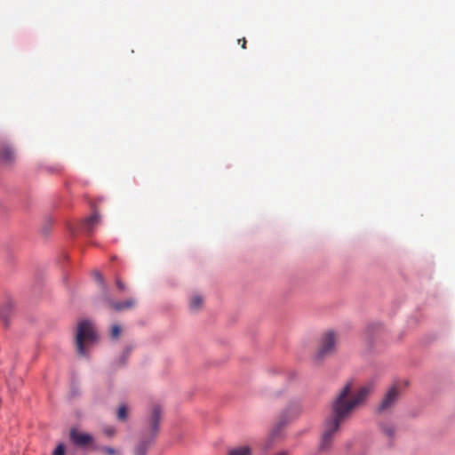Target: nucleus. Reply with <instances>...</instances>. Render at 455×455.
<instances>
[{"label":"nucleus","instance_id":"6ab92c4d","mask_svg":"<svg viewBox=\"0 0 455 455\" xmlns=\"http://www.w3.org/2000/svg\"><path fill=\"white\" fill-rule=\"evenodd\" d=\"M101 451L106 455H116V453H117L114 448L108 447V446L102 447Z\"/></svg>","mask_w":455,"mask_h":455},{"label":"nucleus","instance_id":"4be33fe9","mask_svg":"<svg viewBox=\"0 0 455 455\" xmlns=\"http://www.w3.org/2000/svg\"><path fill=\"white\" fill-rule=\"evenodd\" d=\"M237 43L238 44H241V46L243 49H245L246 48V39L243 37V38H241V39H238L237 40Z\"/></svg>","mask_w":455,"mask_h":455},{"label":"nucleus","instance_id":"aec40b11","mask_svg":"<svg viewBox=\"0 0 455 455\" xmlns=\"http://www.w3.org/2000/svg\"><path fill=\"white\" fill-rule=\"evenodd\" d=\"M93 275H94L96 280H98L100 283H103V277H102V275H101V274L100 272L94 271L93 272Z\"/></svg>","mask_w":455,"mask_h":455},{"label":"nucleus","instance_id":"5701e85b","mask_svg":"<svg viewBox=\"0 0 455 455\" xmlns=\"http://www.w3.org/2000/svg\"><path fill=\"white\" fill-rule=\"evenodd\" d=\"M105 433L108 435L112 436L115 435V429L113 427H108V428L105 429Z\"/></svg>","mask_w":455,"mask_h":455},{"label":"nucleus","instance_id":"f03ea898","mask_svg":"<svg viewBox=\"0 0 455 455\" xmlns=\"http://www.w3.org/2000/svg\"><path fill=\"white\" fill-rule=\"evenodd\" d=\"M162 417V408L154 403L151 406L149 418L147 421L143 436L134 449V455H146L149 445L154 442L159 431V422Z\"/></svg>","mask_w":455,"mask_h":455},{"label":"nucleus","instance_id":"4468645a","mask_svg":"<svg viewBox=\"0 0 455 455\" xmlns=\"http://www.w3.org/2000/svg\"><path fill=\"white\" fill-rule=\"evenodd\" d=\"M382 433L389 438H393L395 433V426L391 423H382L380 425Z\"/></svg>","mask_w":455,"mask_h":455},{"label":"nucleus","instance_id":"dca6fc26","mask_svg":"<svg viewBox=\"0 0 455 455\" xmlns=\"http://www.w3.org/2000/svg\"><path fill=\"white\" fill-rule=\"evenodd\" d=\"M203 306V299L199 295H195L190 299V308L197 310Z\"/></svg>","mask_w":455,"mask_h":455},{"label":"nucleus","instance_id":"0eeeda50","mask_svg":"<svg viewBox=\"0 0 455 455\" xmlns=\"http://www.w3.org/2000/svg\"><path fill=\"white\" fill-rule=\"evenodd\" d=\"M70 441L78 447L85 448L93 443V436L90 434L72 428L69 432Z\"/></svg>","mask_w":455,"mask_h":455},{"label":"nucleus","instance_id":"20e7f679","mask_svg":"<svg viewBox=\"0 0 455 455\" xmlns=\"http://www.w3.org/2000/svg\"><path fill=\"white\" fill-rule=\"evenodd\" d=\"M338 342V335L333 331H326L321 338L320 344L315 354L318 360H322L324 357L331 355L336 349Z\"/></svg>","mask_w":455,"mask_h":455},{"label":"nucleus","instance_id":"9b49d317","mask_svg":"<svg viewBox=\"0 0 455 455\" xmlns=\"http://www.w3.org/2000/svg\"><path fill=\"white\" fill-rule=\"evenodd\" d=\"M228 455H251V448L248 445H240L229 451ZM277 455H287L286 451H282Z\"/></svg>","mask_w":455,"mask_h":455},{"label":"nucleus","instance_id":"f3484780","mask_svg":"<svg viewBox=\"0 0 455 455\" xmlns=\"http://www.w3.org/2000/svg\"><path fill=\"white\" fill-rule=\"evenodd\" d=\"M65 445L63 443H60L53 451L52 455H65Z\"/></svg>","mask_w":455,"mask_h":455},{"label":"nucleus","instance_id":"2eb2a0df","mask_svg":"<svg viewBox=\"0 0 455 455\" xmlns=\"http://www.w3.org/2000/svg\"><path fill=\"white\" fill-rule=\"evenodd\" d=\"M116 418L120 421H125L128 418V408L125 404L119 406L116 413Z\"/></svg>","mask_w":455,"mask_h":455},{"label":"nucleus","instance_id":"6e6552de","mask_svg":"<svg viewBox=\"0 0 455 455\" xmlns=\"http://www.w3.org/2000/svg\"><path fill=\"white\" fill-rule=\"evenodd\" d=\"M15 160V152L8 145L0 146V162L4 164H12Z\"/></svg>","mask_w":455,"mask_h":455},{"label":"nucleus","instance_id":"ddd939ff","mask_svg":"<svg viewBox=\"0 0 455 455\" xmlns=\"http://www.w3.org/2000/svg\"><path fill=\"white\" fill-rule=\"evenodd\" d=\"M12 305L11 302H6L4 303L1 307H0V318L4 321V322H7V319L9 318V316L11 315L12 314Z\"/></svg>","mask_w":455,"mask_h":455},{"label":"nucleus","instance_id":"7ed1b4c3","mask_svg":"<svg viewBox=\"0 0 455 455\" xmlns=\"http://www.w3.org/2000/svg\"><path fill=\"white\" fill-rule=\"evenodd\" d=\"M98 336L92 322L83 320L78 323L76 333V347L77 353L86 356V347L94 344Z\"/></svg>","mask_w":455,"mask_h":455},{"label":"nucleus","instance_id":"423d86ee","mask_svg":"<svg viewBox=\"0 0 455 455\" xmlns=\"http://www.w3.org/2000/svg\"><path fill=\"white\" fill-rule=\"evenodd\" d=\"M400 396V389L397 385L392 386L386 395H384L383 399L379 404L378 411L379 412L386 411L389 409H391L396 403Z\"/></svg>","mask_w":455,"mask_h":455},{"label":"nucleus","instance_id":"1a4fd4ad","mask_svg":"<svg viewBox=\"0 0 455 455\" xmlns=\"http://www.w3.org/2000/svg\"><path fill=\"white\" fill-rule=\"evenodd\" d=\"M107 302L108 306L116 311L130 309L135 306V300L133 299H128L124 302H116L113 299L108 298Z\"/></svg>","mask_w":455,"mask_h":455},{"label":"nucleus","instance_id":"412c9836","mask_svg":"<svg viewBox=\"0 0 455 455\" xmlns=\"http://www.w3.org/2000/svg\"><path fill=\"white\" fill-rule=\"evenodd\" d=\"M116 286L118 287V289L120 291H124L125 289L124 283L120 279H116Z\"/></svg>","mask_w":455,"mask_h":455},{"label":"nucleus","instance_id":"39448f33","mask_svg":"<svg viewBox=\"0 0 455 455\" xmlns=\"http://www.w3.org/2000/svg\"><path fill=\"white\" fill-rule=\"evenodd\" d=\"M300 413L301 406L299 403L298 401L291 402L278 416V427H281L297 419Z\"/></svg>","mask_w":455,"mask_h":455},{"label":"nucleus","instance_id":"f8f14e48","mask_svg":"<svg viewBox=\"0 0 455 455\" xmlns=\"http://www.w3.org/2000/svg\"><path fill=\"white\" fill-rule=\"evenodd\" d=\"M278 431H279L278 428H275L273 431H271V433L268 435V436L266 438V440L262 443L263 450L267 451L272 447L275 440L277 437Z\"/></svg>","mask_w":455,"mask_h":455},{"label":"nucleus","instance_id":"9d476101","mask_svg":"<svg viewBox=\"0 0 455 455\" xmlns=\"http://www.w3.org/2000/svg\"><path fill=\"white\" fill-rule=\"evenodd\" d=\"M100 221V217L97 212H94L92 215H91L89 218H87L84 224H83V229L90 235L94 227L97 226Z\"/></svg>","mask_w":455,"mask_h":455},{"label":"nucleus","instance_id":"a211bd4d","mask_svg":"<svg viewBox=\"0 0 455 455\" xmlns=\"http://www.w3.org/2000/svg\"><path fill=\"white\" fill-rule=\"evenodd\" d=\"M121 333V328L118 325H113L111 329V336L113 339H117Z\"/></svg>","mask_w":455,"mask_h":455},{"label":"nucleus","instance_id":"f257e3e1","mask_svg":"<svg viewBox=\"0 0 455 455\" xmlns=\"http://www.w3.org/2000/svg\"><path fill=\"white\" fill-rule=\"evenodd\" d=\"M353 383L347 382L331 402V411L323 423L319 450L328 451L341 430V426L348 420L357 407L363 404L372 390L371 385L361 387L352 393Z\"/></svg>","mask_w":455,"mask_h":455}]
</instances>
